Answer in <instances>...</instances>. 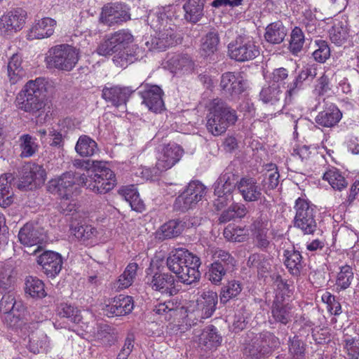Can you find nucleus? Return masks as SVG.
Returning a JSON list of instances; mask_svg holds the SVG:
<instances>
[{"label":"nucleus","mask_w":359,"mask_h":359,"mask_svg":"<svg viewBox=\"0 0 359 359\" xmlns=\"http://www.w3.org/2000/svg\"><path fill=\"white\" fill-rule=\"evenodd\" d=\"M246 205L242 203H232L230 206L222 211L219 217V223H227L231 220L241 219L248 214Z\"/></svg>","instance_id":"nucleus-34"},{"label":"nucleus","mask_w":359,"mask_h":359,"mask_svg":"<svg viewBox=\"0 0 359 359\" xmlns=\"http://www.w3.org/2000/svg\"><path fill=\"white\" fill-rule=\"evenodd\" d=\"M161 261L151 259L145 270L144 283L154 291L168 297L175 295L178 290L175 287V278L168 272H164Z\"/></svg>","instance_id":"nucleus-4"},{"label":"nucleus","mask_w":359,"mask_h":359,"mask_svg":"<svg viewBox=\"0 0 359 359\" xmlns=\"http://www.w3.org/2000/svg\"><path fill=\"white\" fill-rule=\"evenodd\" d=\"M27 12L18 8L8 12L0 18V34H6L8 32L20 30L25 23Z\"/></svg>","instance_id":"nucleus-16"},{"label":"nucleus","mask_w":359,"mask_h":359,"mask_svg":"<svg viewBox=\"0 0 359 359\" xmlns=\"http://www.w3.org/2000/svg\"><path fill=\"white\" fill-rule=\"evenodd\" d=\"M187 226L183 219H172L163 224L161 227L163 239H170L180 236Z\"/></svg>","instance_id":"nucleus-41"},{"label":"nucleus","mask_w":359,"mask_h":359,"mask_svg":"<svg viewBox=\"0 0 359 359\" xmlns=\"http://www.w3.org/2000/svg\"><path fill=\"white\" fill-rule=\"evenodd\" d=\"M201 264L200 258L184 248L176 249L166 259L168 269L175 274L180 283L186 285L199 280Z\"/></svg>","instance_id":"nucleus-2"},{"label":"nucleus","mask_w":359,"mask_h":359,"mask_svg":"<svg viewBox=\"0 0 359 359\" xmlns=\"http://www.w3.org/2000/svg\"><path fill=\"white\" fill-rule=\"evenodd\" d=\"M0 300V313L4 314L13 315V317L19 318L20 312L24 310L21 302L15 299L14 293L12 290L4 292Z\"/></svg>","instance_id":"nucleus-29"},{"label":"nucleus","mask_w":359,"mask_h":359,"mask_svg":"<svg viewBox=\"0 0 359 359\" xmlns=\"http://www.w3.org/2000/svg\"><path fill=\"white\" fill-rule=\"evenodd\" d=\"M247 264L250 268L257 269L261 273H264L270 269L269 260L262 254L254 253L250 255Z\"/></svg>","instance_id":"nucleus-57"},{"label":"nucleus","mask_w":359,"mask_h":359,"mask_svg":"<svg viewBox=\"0 0 359 359\" xmlns=\"http://www.w3.org/2000/svg\"><path fill=\"white\" fill-rule=\"evenodd\" d=\"M21 65L22 59L20 56L18 54L13 55L7 65L8 76L12 84L17 83L25 74Z\"/></svg>","instance_id":"nucleus-44"},{"label":"nucleus","mask_w":359,"mask_h":359,"mask_svg":"<svg viewBox=\"0 0 359 359\" xmlns=\"http://www.w3.org/2000/svg\"><path fill=\"white\" fill-rule=\"evenodd\" d=\"M206 118L208 130L213 135L217 136L225 133L229 126L233 125L238 116L234 109L221 100L215 99Z\"/></svg>","instance_id":"nucleus-5"},{"label":"nucleus","mask_w":359,"mask_h":359,"mask_svg":"<svg viewBox=\"0 0 359 359\" xmlns=\"http://www.w3.org/2000/svg\"><path fill=\"white\" fill-rule=\"evenodd\" d=\"M95 337L103 346L111 347L118 340V332L114 327L108 324L100 323L97 325Z\"/></svg>","instance_id":"nucleus-31"},{"label":"nucleus","mask_w":359,"mask_h":359,"mask_svg":"<svg viewBox=\"0 0 359 359\" xmlns=\"http://www.w3.org/2000/svg\"><path fill=\"white\" fill-rule=\"evenodd\" d=\"M228 55L239 62L252 60L259 55V48L248 36H238L228 45Z\"/></svg>","instance_id":"nucleus-10"},{"label":"nucleus","mask_w":359,"mask_h":359,"mask_svg":"<svg viewBox=\"0 0 359 359\" xmlns=\"http://www.w3.org/2000/svg\"><path fill=\"white\" fill-rule=\"evenodd\" d=\"M122 194L128 201L131 208L138 212L145 210L143 201L140 198L138 192L133 188H126L121 190Z\"/></svg>","instance_id":"nucleus-51"},{"label":"nucleus","mask_w":359,"mask_h":359,"mask_svg":"<svg viewBox=\"0 0 359 359\" xmlns=\"http://www.w3.org/2000/svg\"><path fill=\"white\" fill-rule=\"evenodd\" d=\"M305 347L304 342L297 336L290 338L289 353L292 359H304Z\"/></svg>","instance_id":"nucleus-63"},{"label":"nucleus","mask_w":359,"mask_h":359,"mask_svg":"<svg viewBox=\"0 0 359 359\" xmlns=\"http://www.w3.org/2000/svg\"><path fill=\"white\" fill-rule=\"evenodd\" d=\"M353 278V271L350 266L345 265L341 266L336 280L337 288L343 290L347 289L350 286Z\"/></svg>","instance_id":"nucleus-59"},{"label":"nucleus","mask_w":359,"mask_h":359,"mask_svg":"<svg viewBox=\"0 0 359 359\" xmlns=\"http://www.w3.org/2000/svg\"><path fill=\"white\" fill-rule=\"evenodd\" d=\"M219 87L224 95L236 99L245 91V82L239 73L227 72L222 74Z\"/></svg>","instance_id":"nucleus-14"},{"label":"nucleus","mask_w":359,"mask_h":359,"mask_svg":"<svg viewBox=\"0 0 359 359\" xmlns=\"http://www.w3.org/2000/svg\"><path fill=\"white\" fill-rule=\"evenodd\" d=\"M18 239L20 243L25 246H36L32 252L27 251L29 254H36L41 249L39 244H41L44 238L41 229L34 226L32 224L27 223L20 229Z\"/></svg>","instance_id":"nucleus-17"},{"label":"nucleus","mask_w":359,"mask_h":359,"mask_svg":"<svg viewBox=\"0 0 359 359\" xmlns=\"http://www.w3.org/2000/svg\"><path fill=\"white\" fill-rule=\"evenodd\" d=\"M25 292L32 298L41 299L46 296L43 282L35 276H28L25 280Z\"/></svg>","instance_id":"nucleus-42"},{"label":"nucleus","mask_w":359,"mask_h":359,"mask_svg":"<svg viewBox=\"0 0 359 359\" xmlns=\"http://www.w3.org/2000/svg\"><path fill=\"white\" fill-rule=\"evenodd\" d=\"M15 280V272L11 266L3 268L0 271V292L11 290Z\"/></svg>","instance_id":"nucleus-58"},{"label":"nucleus","mask_w":359,"mask_h":359,"mask_svg":"<svg viewBox=\"0 0 359 359\" xmlns=\"http://www.w3.org/2000/svg\"><path fill=\"white\" fill-rule=\"evenodd\" d=\"M330 39L337 46L344 44L348 37V29L346 23L338 22L334 23L329 31Z\"/></svg>","instance_id":"nucleus-49"},{"label":"nucleus","mask_w":359,"mask_h":359,"mask_svg":"<svg viewBox=\"0 0 359 359\" xmlns=\"http://www.w3.org/2000/svg\"><path fill=\"white\" fill-rule=\"evenodd\" d=\"M46 83L43 78L29 81L17 95L18 108L36 118H41L46 112L47 100Z\"/></svg>","instance_id":"nucleus-3"},{"label":"nucleus","mask_w":359,"mask_h":359,"mask_svg":"<svg viewBox=\"0 0 359 359\" xmlns=\"http://www.w3.org/2000/svg\"><path fill=\"white\" fill-rule=\"evenodd\" d=\"M151 47L158 50H165L166 48L177 43V34L176 26L169 23L167 27L158 31L157 36L151 39Z\"/></svg>","instance_id":"nucleus-20"},{"label":"nucleus","mask_w":359,"mask_h":359,"mask_svg":"<svg viewBox=\"0 0 359 359\" xmlns=\"http://www.w3.org/2000/svg\"><path fill=\"white\" fill-rule=\"evenodd\" d=\"M283 257H285L284 264L290 273L293 276H300L304 266L300 252L292 247L290 250H284Z\"/></svg>","instance_id":"nucleus-28"},{"label":"nucleus","mask_w":359,"mask_h":359,"mask_svg":"<svg viewBox=\"0 0 359 359\" xmlns=\"http://www.w3.org/2000/svg\"><path fill=\"white\" fill-rule=\"evenodd\" d=\"M36 262L41 271L48 277L54 278L61 271L63 266L62 255L56 252L46 250L36 257Z\"/></svg>","instance_id":"nucleus-13"},{"label":"nucleus","mask_w":359,"mask_h":359,"mask_svg":"<svg viewBox=\"0 0 359 359\" xmlns=\"http://www.w3.org/2000/svg\"><path fill=\"white\" fill-rule=\"evenodd\" d=\"M147 21L151 28L158 30L161 29V27H167L169 23H172V20L168 18L165 13L161 11H150Z\"/></svg>","instance_id":"nucleus-56"},{"label":"nucleus","mask_w":359,"mask_h":359,"mask_svg":"<svg viewBox=\"0 0 359 359\" xmlns=\"http://www.w3.org/2000/svg\"><path fill=\"white\" fill-rule=\"evenodd\" d=\"M271 319L274 323L286 325L292 322L294 317L293 306L288 302L274 299L271 307Z\"/></svg>","instance_id":"nucleus-23"},{"label":"nucleus","mask_w":359,"mask_h":359,"mask_svg":"<svg viewBox=\"0 0 359 359\" xmlns=\"http://www.w3.org/2000/svg\"><path fill=\"white\" fill-rule=\"evenodd\" d=\"M238 191L246 202H256L262 198V189L254 177H241L238 184Z\"/></svg>","instance_id":"nucleus-21"},{"label":"nucleus","mask_w":359,"mask_h":359,"mask_svg":"<svg viewBox=\"0 0 359 359\" xmlns=\"http://www.w3.org/2000/svg\"><path fill=\"white\" fill-rule=\"evenodd\" d=\"M342 118V113L334 104H327L325 109L315 118L316 123L321 127L332 128L336 126Z\"/></svg>","instance_id":"nucleus-26"},{"label":"nucleus","mask_w":359,"mask_h":359,"mask_svg":"<svg viewBox=\"0 0 359 359\" xmlns=\"http://www.w3.org/2000/svg\"><path fill=\"white\" fill-rule=\"evenodd\" d=\"M144 90L140 91V94L144 104L150 111L160 112L164 107L162 95L163 94L161 88L156 85H142Z\"/></svg>","instance_id":"nucleus-18"},{"label":"nucleus","mask_w":359,"mask_h":359,"mask_svg":"<svg viewBox=\"0 0 359 359\" xmlns=\"http://www.w3.org/2000/svg\"><path fill=\"white\" fill-rule=\"evenodd\" d=\"M274 283L276 285V294L274 299L286 302V298L290 297L293 294L294 286L288 283L287 280L283 279L280 275H276L274 278Z\"/></svg>","instance_id":"nucleus-48"},{"label":"nucleus","mask_w":359,"mask_h":359,"mask_svg":"<svg viewBox=\"0 0 359 359\" xmlns=\"http://www.w3.org/2000/svg\"><path fill=\"white\" fill-rule=\"evenodd\" d=\"M9 178L0 177V206L7 208L13 202V192L8 183Z\"/></svg>","instance_id":"nucleus-55"},{"label":"nucleus","mask_w":359,"mask_h":359,"mask_svg":"<svg viewBox=\"0 0 359 359\" xmlns=\"http://www.w3.org/2000/svg\"><path fill=\"white\" fill-rule=\"evenodd\" d=\"M134 91L128 87H104L102 90V97L107 102L118 107L126 104L129 97Z\"/></svg>","instance_id":"nucleus-22"},{"label":"nucleus","mask_w":359,"mask_h":359,"mask_svg":"<svg viewBox=\"0 0 359 359\" xmlns=\"http://www.w3.org/2000/svg\"><path fill=\"white\" fill-rule=\"evenodd\" d=\"M75 150L81 156H92L98 151L97 144L90 137L81 135L76 144Z\"/></svg>","instance_id":"nucleus-46"},{"label":"nucleus","mask_w":359,"mask_h":359,"mask_svg":"<svg viewBox=\"0 0 359 359\" xmlns=\"http://www.w3.org/2000/svg\"><path fill=\"white\" fill-rule=\"evenodd\" d=\"M130 19L126 6L121 3H109L102 8L100 20L104 24L111 26L114 24H121Z\"/></svg>","instance_id":"nucleus-15"},{"label":"nucleus","mask_w":359,"mask_h":359,"mask_svg":"<svg viewBox=\"0 0 359 359\" xmlns=\"http://www.w3.org/2000/svg\"><path fill=\"white\" fill-rule=\"evenodd\" d=\"M45 61L50 68L69 72L79 61V51L68 44L57 45L49 49Z\"/></svg>","instance_id":"nucleus-6"},{"label":"nucleus","mask_w":359,"mask_h":359,"mask_svg":"<svg viewBox=\"0 0 359 359\" xmlns=\"http://www.w3.org/2000/svg\"><path fill=\"white\" fill-rule=\"evenodd\" d=\"M218 301L217 292L213 291H207L201 295L200 304L203 318H210L216 310V306Z\"/></svg>","instance_id":"nucleus-45"},{"label":"nucleus","mask_w":359,"mask_h":359,"mask_svg":"<svg viewBox=\"0 0 359 359\" xmlns=\"http://www.w3.org/2000/svg\"><path fill=\"white\" fill-rule=\"evenodd\" d=\"M138 48L129 47L123 50H118L114 53L113 56V62L117 67L126 68L138 60L139 55L137 52Z\"/></svg>","instance_id":"nucleus-36"},{"label":"nucleus","mask_w":359,"mask_h":359,"mask_svg":"<svg viewBox=\"0 0 359 359\" xmlns=\"http://www.w3.org/2000/svg\"><path fill=\"white\" fill-rule=\"evenodd\" d=\"M296 214L293 219L294 227L304 234H313L317 230L316 206L302 198L295 201Z\"/></svg>","instance_id":"nucleus-8"},{"label":"nucleus","mask_w":359,"mask_h":359,"mask_svg":"<svg viewBox=\"0 0 359 359\" xmlns=\"http://www.w3.org/2000/svg\"><path fill=\"white\" fill-rule=\"evenodd\" d=\"M316 49L313 53L314 60L320 63H324L330 56V48L326 41L318 39L315 41Z\"/></svg>","instance_id":"nucleus-61"},{"label":"nucleus","mask_w":359,"mask_h":359,"mask_svg":"<svg viewBox=\"0 0 359 359\" xmlns=\"http://www.w3.org/2000/svg\"><path fill=\"white\" fill-rule=\"evenodd\" d=\"M214 262H217L226 270L231 271L235 266V259L228 252L218 250L213 254Z\"/></svg>","instance_id":"nucleus-62"},{"label":"nucleus","mask_w":359,"mask_h":359,"mask_svg":"<svg viewBox=\"0 0 359 359\" xmlns=\"http://www.w3.org/2000/svg\"><path fill=\"white\" fill-rule=\"evenodd\" d=\"M46 173L43 166L28 163L18 170L16 178L11 175L8 178L14 181L18 189L21 191L32 190L46 180Z\"/></svg>","instance_id":"nucleus-9"},{"label":"nucleus","mask_w":359,"mask_h":359,"mask_svg":"<svg viewBox=\"0 0 359 359\" xmlns=\"http://www.w3.org/2000/svg\"><path fill=\"white\" fill-rule=\"evenodd\" d=\"M304 43V34L299 27H295L290 35L289 48L293 55H297Z\"/></svg>","instance_id":"nucleus-60"},{"label":"nucleus","mask_w":359,"mask_h":359,"mask_svg":"<svg viewBox=\"0 0 359 359\" xmlns=\"http://www.w3.org/2000/svg\"><path fill=\"white\" fill-rule=\"evenodd\" d=\"M55 25L56 21L54 19L44 18L32 27L27 34V39L33 40L50 37L54 33Z\"/></svg>","instance_id":"nucleus-27"},{"label":"nucleus","mask_w":359,"mask_h":359,"mask_svg":"<svg viewBox=\"0 0 359 359\" xmlns=\"http://www.w3.org/2000/svg\"><path fill=\"white\" fill-rule=\"evenodd\" d=\"M260 100L265 104L276 105L281 103L283 93L275 83L263 88L259 93Z\"/></svg>","instance_id":"nucleus-40"},{"label":"nucleus","mask_w":359,"mask_h":359,"mask_svg":"<svg viewBox=\"0 0 359 359\" xmlns=\"http://www.w3.org/2000/svg\"><path fill=\"white\" fill-rule=\"evenodd\" d=\"M205 0H188L183 6L185 11V19L191 22L196 23L203 16Z\"/></svg>","instance_id":"nucleus-37"},{"label":"nucleus","mask_w":359,"mask_h":359,"mask_svg":"<svg viewBox=\"0 0 359 359\" xmlns=\"http://www.w3.org/2000/svg\"><path fill=\"white\" fill-rule=\"evenodd\" d=\"M243 290V285L239 280H231L222 288L219 294L220 303L226 304L229 300L236 298Z\"/></svg>","instance_id":"nucleus-39"},{"label":"nucleus","mask_w":359,"mask_h":359,"mask_svg":"<svg viewBox=\"0 0 359 359\" xmlns=\"http://www.w3.org/2000/svg\"><path fill=\"white\" fill-rule=\"evenodd\" d=\"M243 355L245 359H263L266 356L259 346L256 344L254 338L245 344Z\"/></svg>","instance_id":"nucleus-64"},{"label":"nucleus","mask_w":359,"mask_h":359,"mask_svg":"<svg viewBox=\"0 0 359 359\" xmlns=\"http://www.w3.org/2000/svg\"><path fill=\"white\" fill-rule=\"evenodd\" d=\"M167 68L171 72L179 70L190 71L194 68V62L188 54H175L166 61Z\"/></svg>","instance_id":"nucleus-32"},{"label":"nucleus","mask_w":359,"mask_h":359,"mask_svg":"<svg viewBox=\"0 0 359 359\" xmlns=\"http://www.w3.org/2000/svg\"><path fill=\"white\" fill-rule=\"evenodd\" d=\"M219 37L217 31L211 29L201 39V51L204 57L212 55L217 50Z\"/></svg>","instance_id":"nucleus-38"},{"label":"nucleus","mask_w":359,"mask_h":359,"mask_svg":"<svg viewBox=\"0 0 359 359\" xmlns=\"http://www.w3.org/2000/svg\"><path fill=\"white\" fill-rule=\"evenodd\" d=\"M253 338L266 355L271 354L280 345L279 339L269 332H261Z\"/></svg>","instance_id":"nucleus-33"},{"label":"nucleus","mask_w":359,"mask_h":359,"mask_svg":"<svg viewBox=\"0 0 359 359\" xmlns=\"http://www.w3.org/2000/svg\"><path fill=\"white\" fill-rule=\"evenodd\" d=\"M287 35V30L283 22L276 21L266 27L264 39L271 44L281 43Z\"/></svg>","instance_id":"nucleus-35"},{"label":"nucleus","mask_w":359,"mask_h":359,"mask_svg":"<svg viewBox=\"0 0 359 359\" xmlns=\"http://www.w3.org/2000/svg\"><path fill=\"white\" fill-rule=\"evenodd\" d=\"M133 306L132 297L119 294L115 297L109 304L106 305L104 311L108 316H125L132 312Z\"/></svg>","instance_id":"nucleus-24"},{"label":"nucleus","mask_w":359,"mask_h":359,"mask_svg":"<svg viewBox=\"0 0 359 359\" xmlns=\"http://www.w3.org/2000/svg\"><path fill=\"white\" fill-rule=\"evenodd\" d=\"M222 342V337L217 328L213 325H209L203 329L198 336V343L205 350L216 349Z\"/></svg>","instance_id":"nucleus-25"},{"label":"nucleus","mask_w":359,"mask_h":359,"mask_svg":"<svg viewBox=\"0 0 359 359\" xmlns=\"http://www.w3.org/2000/svg\"><path fill=\"white\" fill-rule=\"evenodd\" d=\"M36 139L29 134H25L20 137V147L22 150V157L32 156L38 150Z\"/></svg>","instance_id":"nucleus-52"},{"label":"nucleus","mask_w":359,"mask_h":359,"mask_svg":"<svg viewBox=\"0 0 359 359\" xmlns=\"http://www.w3.org/2000/svg\"><path fill=\"white\" fill-rule=\"evenodd\" d=\"M133 36L127 29H120L113 34L106 35L98 45L96 52L100 55L110 56L118 50L129 48L133 41Z\"/></svg>","instance_id":"nucleus-11"},{"label":"nucleus","mask_w":359,"mask_h":359,"mask_svg":"<svg viewBox=\"0 0 359 359\" xmlns=\"http://www.w3.org/2000/svg\"><path fill=\"white\" fill-rule=\"evenodd\" d=\"M47 335L43 332L32 333L29 336L28 348L34 354L44 352L48 347Z\"/></svg>","instance_id":"nucleus-47"},{"label":"nucleus","mask_w":359,"mask_h":359,"mask_svg":"<svg viewBox=\"0 0 359 359\" xmlns=\"http://www.w3.org/2000/svg\"><path fill=\"white\" fill-rule=\"evenodd\" d=\"M205 187L198 181L191 182L174 203L176 210L186 212L193 208L205 196Z\"/></svg>","instance_id":"nucleus-12"},{"label":"nucleus","mask_w":359,"mask_h":359,"mask_svg":"<svg viewBox=\"0 0 359 359\" xmlns=\"http://www.w3.org/2000/svg\"><path fill=\"white\" fill-rule=\"evenodd\" d=\"M138 265L137 263H130L118 280V287L127 288L132 285L137 274Z\"/></svg>","instance_id":"nucleus-54"},{"label":"nucleus","mask_w":359,"mask_h":359,"mask_svg":"<svg viewBox=\"0 0 359 359\" xmlns=\"http://www.w3.org/2000/svg\"><path fill=\"white\" fill-rule=\"evenodd\" d=\"M70 231L72 234L83 243L89 241L97 233L96 229L92 226L74 222H72L70 224Z\"/></svg>","instance_id":"nucleus-43"},{"label":"nucleus","mask_w":359,"mask_h":359,"mask_svg":"<svg viewBox=\"0 0 359 359\" xmlns=\"http://www.w3.org/2000/svg\"><path fill=\"white\" fill-rule=\"evenodd\" d=\"M73 165L86 172V174L83 173L86 177V182L83 183V186L96 194H106L116 184L115 174L102 161L74 159Z\"/></svg>","instance_id":"nucleus-1"},{"label":"nucleus","mask_w":359,"mask_h":359,"mask_svg":"<svg viewBox=\"0 0 359 359\" xmlns=\"http://www.w3.org/2000/svg\"><path fill=\"white\" fill-rule=\"evenodd\" d=\"M239 182L238 176L232 172L226 170L224 172L217 182L214 184V188L216 189L217 193L223 192L232 194L233 190L237 188Z\"/></svg>","instance_id":"nucleus-30"},{"label":"nucleus","mask_w":359,"mask_h":359,"mask_svg":"<svg viewBox=\"0 0 359 359\" xmlns=\"http://www.w3.org/2000/svg\"><path fill=\"white\" fill-rule=\"evenodd\" d=\"M85 180L86 177L84 174L70 170L51 179L48 182L47 190L62 199L69 200L77 189V185L83 186V183L86 182Z\"/></svg>","instance_id":"nucleus-7"},{"label":"nucleus","mask_w":359,"mask_h":359,"mask_svg":"<svg viewBox=\"0 0 359 359\" xmlns=\"http://www.w3.org/2000/svg\"><path fill=\"white\" fill-rule=\"evenodd\" d=\"M323 178L336 190L341 191L348 186V182L337 168L330 169L325 172Z\"/></svg>","instance_id":"nucleus-50"},{"label":"nucleus","mask_w":359,"mask_h":359,"mask_svg":"<svg viewBox=\"0 0 359 359\" xmlns=\"http://www.w3.org/2000/svg\"><path fill=\"white\" fill-rule=\"evenodd\" d=\"M57 313L60 318H68L74 323H79L82 318L79 310L67 303H61L57 306Z\"/></svg>","instance_id":"nucleus-53"},{"label":"nucleus","mask_w":359,"mask_h":359,"mask_svg":"<svg viewBox=\"0 0 359 359\" xmlns=\"http://www.w3.org/2000/svg\"><path fill=\"white\" fill-rule=\"evenodd\" d=\"M183 149L176 144H168L163 149L157 159L156 167L160 172L171 168L181 158Z\"/></svg>","instance_id":"nucleus-19"}]
</instances>
